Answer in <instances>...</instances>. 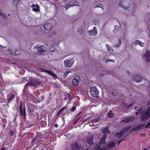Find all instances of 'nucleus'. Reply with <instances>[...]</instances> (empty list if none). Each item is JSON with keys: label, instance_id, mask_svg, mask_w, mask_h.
<instances>
[{"label": "nucleus", "instance_id": "obj_60", "mask_svg": "<svg viewBox=\"0 0 150 150\" xmlns=\"http://www.w3.org/2000/svg\"><path fill=\"white\" fill-rule=\"evenodd\" d=\"M121 24H124V25H125V24H126V23H124L123 22V23L121 22Z\"/></svg>", "mask_w": 150, "mask_h": 150}, {"label": "nucleus", "instance_id": "obj_27", "mask_svg": "<svg viewBox=\"0 0 150 150\" xmlns=\"http://www.w3.org/2000/svg\"><path fill=\"white\" fill-rule=\"evenodd\" d=\"M108 116L109 118H112L113 116V114L112 113V111L111 110H110L109 112L107 113Z\"/></svg>", "mask_w": 150, "mask_h": 150}, {"label": "nucleus", "instance_id": "obj_25", "mask_svg": "<svg viewBox=\"0 0 150 150\" xmlns=\"http://www.w3.org/2000/svg\"><path fill=\"white\" fill-rule=\"evenodd\" d=\"M14 51H12L11 54L13 55H18L20 54L19 51L17 50H14Z\"/></svg>", "mask_w": 150, "mask_h": 150}, {"label": "nucleus", "instance_id": "obj_22", "mask_svg": "<svg viewBox=\"0 0 150 150\" xmlns=\"http://www.w3.org/2000/svg\"><path fill=\"white\" fill-rule=\"evenodd\" d=\"M55 35V33L54 31H51L46 34V36L47 38L51 36H53Z\"/></svg>", "mask_w": 150, "mask_h": 150}, {"label": "nucleus", "instance_id": "obj_57", "mask_svg": "<svg viewBox=\"0 0 150 150\" xmlns=\"http://www.w3.org/2000/svg\"><path fill=\"white\" fill-rule=\"evenodd\" d=\"M136 13V12H135L134 13V12L132 13H133V15L135 16H136V15L135 14V13Z\"/></svg>", "mask_w": 150, "mask_h": 150}, {"label": "nucleus", "instance_id": "obj_62", "mask_svg": "<svg viewBox=\"0 0 150 150\" xmlns=\"http://www.w3.org/2000/svg\"><path fill=\"white\" fill-rule=\"evenodd\" d=\"M150 104V102L149 103H148L147 104V105H149Z\"/></svg>", "mask_w": 150, "mask_h": 150}, {"label": "nucleus", "instance_id": "obj_18", "mask_svg": "<svg viewBox=\"0 0 150 150\" xmlns=\"http://www.w3.org/2000/svg\"><path fill=\"white\" fill-rule=\"evenodd\" d=\"M134 101H132L131 103L128 104H126L123 102V103L126 108H128L129 107H132L134 104Z\"/></svg>", "mask_w": 150, "mask_h": 150}, {"label": "nucleus", "instance_id": "obj_52", "mask_svg": "<svg viewBox=\"0 0 150 150\" xmlns=\"http://www.w3.org/2000/svg\"><path fill=\"white\" fill-rule=\"evenodd\" d=\"M99 150H106V148L105 147H104L103 148L100 149Z\"/></svg>", "mask_w": 150, "mask_h": 150}, {"label": "nucleus", "instance_id": "obj_8", "mask_svg": "<svg viewBox=\"0 0 150 150\" xmlns=\"http://www.w3.org/2000/svg\"><path fill=\"white\" fill-rule=\"evenodd\" d=\"M73 64V60L72 59L70 60H65L64 61L65 66L68 67H70Z\"/></svg>", "mask_w": 150, "mask_h": 150}, {"label": "nucleus", "instance_id": "obj_51", "mask_svg": "<svg viewBox=\"0 0 150 150\" xmlns=\"http://www.w3.org/2000/svg\"><path fill=\"white\" fill-rule=\"evenodd\" d=\"M54 126L55 127H57L58 126V125L57 124H54Z\"/></svg>", "mask_w": 150, "mask_h": 150}, {"label": "nucleus", "instance_id": "obj_43", "mask_svg": "<svg viewBox=\"0 0 150 150\" xmlns=\"http://www.w3.org/2000/svg\"><path fill=\"white\" fill-rule=\"evenodd\" d=\"M76 110V108L75 106H73L71 109V111L72 112L75 111Z\"/></svg>", "mask_w": 150, "mask_h": 150}, {"label": "nucleus", "instance_id": "obj_56", "mask_svg": "<svg viewBox=\"0 0 150 150\" xmlns=\"http://www.w3.org/2000/svg\"><path fill=\"white\" fill-rule=\"evenodd\" d=\"M69 6H69L68 7H67V6L65 7V9L66 11H67V9L69 7Z\"/></svg>", "mask_w": 150, "mask_h": 150}, {"label": "nucleus", "instance_id": "obj_17", "mask_svg": "<svg viewBox=\"0 0 150 150\" xmlns=\"http://www.w3.org/2000/svg\"><path fill=\"white\" fill-rule=\"evenodd\" d=\"M106 138L105 136H102L100 139L99 143L100 144H105V139Z\"/></svg>", "mask_w": 150, "mask_h": 150}, {"label": "nucleus", "instance_id": "obj_3", "mask_svg": "<svg viewBox=\"0 0 150 150\" xmlns=\"http://www.w3.org/2000/svg\"><path fill=\"white\" fill-rule=\"evenodd\" d=\"M67 111V108L65 107L62 108L58 111L57 116L58 117H61L62 119L64 118V116L66 115V112Z\"/></svg>", "mask_w": 150, "mask_h": 150}, {"label": "nucleus", "instance_id": "obj_50", "mask_svg": "<svg viewBox=\"0 0 150 150\" xmlns=\"http://www.w3.org/2000/svg\"><path fill=\"white\" fill-rule=\"evenodd\" d=\"M105 46L107 49H108L110 47L107 44L105 45Z\"/></svg>", "mask_w": 150, "mask_h": 150}, {"label": "nucleus", "instance_id": "obj_9", "mask_svg": "<svg viewBox=\"0 0 150 150\" xmlns=\"http://www.w3.org/2000/svg\"><path fill=\"white\" fill-rule=\"evenodd\" d=\"M134 118L133 117H128L124 118L122 120L121 122L128 123L134 120Z\"/></svg>", "mask_w": 150, "mask_h": 150}, {"label": "nucleus", "instance_id": "obj_40", "mask_svg": "<svg viewBox=\"0 0 150 150\" xmlns=\"http://www.w3.org/2000/svg\"><path fill=\"white\" fill-rule=\"evenodd\" d=\"M100 145L99 144H96V146L95 149L97 150H99L100 149Z\"/></svg>", "mask_w": 150, "mask_h": 150}, {"label": "nucleus", "instance_id": "obj_15", "mask_svg": "<svg viewBox=\"0 0 150 150\" xmlns=\"http://www.w3.org/2000/svg\"><path fill=\"white\" fill-rule=\"evenodd\" d=\"M89 34L91 35H96L97 33L96 28L95 27H94L93 30L89 31Z\"/></svg>", "mask_w": 150, "mask_h": 150}, {"label": "nucleus", "instance_id": "obj_5", "mask_svg": "<svg viewBox=\"0 0 150 150\" xmlns=\"http://www.w3.org/2000/svg\"><path fill=\"white\" fill-rule=\"evenodd\" d=\"M19 110L20 115L24 117V118L25 119L26 115L25 109L24 107L23 108V103L21 101L20 103Z\"/></svg>", "mask_w": 150, "mask_h": 150}, {"label": "nucleus", "instance_id": "obj_48", "mask_svg": "<svg viewBox=\"0 0 150 150\" xmlns=\"http://www.w3.org/2000/svg\"><path fill=\"white\" fill-rule=\"evenodd\" d=\"M52 76H53L55 79H57V76L54 74L53 73V74H52Z\"/></svg>", "mask_w": 150, "mask_h": 150}, {"label": "nucleus", "instance_id": "obj_63", "mask_svg": "<svg viewBox=\"0 0 150 150\" xmlns=\"http://www.w3.org/2000/svg\"><path fill=\"white\" fill-rule=\"evenodd\" d=\"M147 150V149H146V148H145L143 150Z\"/></svg>", "mask_w": 150, "mask_h": 150}, {"label": "nucleus", "instance_id": "obj_59", "mask_svg": "<svg viewBox=\"0 0 150 150\" xmlns=\"http://www.w3.org/2000/svg\"><path fill=\"white\" fill-rule=\"evenodd\" d=\"M1 150H5V149L4 148H1Z\"/></svg>", "mask_w": 150, "mask_h": 150}, {"label": "nucleus", "instance_id": "obj_16", "mask_svg": "<svg viewBox=\"0 0 150 150\" xmlns=\"http://www.w3.org/2000/svg\"><path fill=\"white\" fill-rule=\"evenodd\" d=\"M102 132L103 134V136H105L106 137H107V134L110 133L108 127L103 128L102 129Z\"/></svg>", "mask_w": 150, "mask_h": 150}, {"label": "nucleus", "instance_id": "obj_7", "mask_svg": "<svg viewBox=\"0 0 150 150\" xmlns=\"http://www.w3.org/2000/svg\"><path fill=\"white\" fill-rule=\"evenodd\" d=\"M80 79V77L79 76H75L72 81L73 85L74 86L77 85L79 84Z\"/></svg>", "mask_w": 150, "mask_h": 150}, {"label": "nucleus", "instance_id": "obj_38", "mask_svg": "<svg viewBox=\"0 0 150 150\" xmlns=\"http://www.w3.org/2000/svg\"><path fill=\"white\" fill-rule=\"evenodd\" d=\"M43 71H44L45 72H46L47 73L49 74H50L51 75H52V74H53V73L51 72V71L47 70H44Z\"/></svg>", "mask_w": 150, "mask_h": 150}, {"label": "nucleus", "instance_id": "obj_61", "mask_svg": "<svg viewBox=\"0 0 150 150\" xmlns=\"http://www.w3.org/2000/svg\"><path fill=\"white\" fill-rule=\"evenodd\" d=\"M138 114H139V112H136V115H137Z\"/></svg>", "mask_w": 150, "mask_h": 150}, {"label": "nucleus", "instance_id": "obj_58", "mask_svg": "<svg viewBox=\"0 0 150 150\" xmlns=\"http://www.w3.org/2000/svg\"><path fill=\"white\" fill-rule=\"evenodd\" d=\"M146 149H147L149 148H150V146H148L146 147Z\"/></svg>", "mask_w": 150, "mask_h": 150}, {"label": "nucleus", "instance_id": "obj_12", "mask_svg": "<svg viewBox=\"0 0 150 150\" xmlns=\"http://www.w3.org/2000/svg\"><path fill=\"white\" fill-rule=\"evenodd\" d=\"M133 80L137 82H140L142 81V77L138 75H136L135 76H133Z\"/></svg>", "mask_w": 150, "mask_h": 150}, {"label": "nucleus", "instance_id": "obj_32", "mask_svg": "<svg viewBox=\"0 0 150 150\" xmlns=\"http://www.w3.org/2000/svg\"><path fill=\"white\" fill-rule=\"evenodd\" d=\"M96 7H100L101 8L102 10L104 9L103 6V4H98L97 5L96 7L95 6L94 8H96Z\"/></svg>", "mask_w": 150, "mask_h": 150}, {"label": "nucleus", "instance_id": "obj_64", "mask_svg": "<svg viewBox=\"0 0 150 150\" xmlns=\"http://www.w3.org/2000/svg\"><path fill=\"white\" fill-rule=\"evenodd\" d=\"M64 100H67V99L66 98H65Z\"/></svg>", "mask_w": 150, "mask_h": 150}, {"label": "nucleus", "instance_id": "obj_31", "mask_svg": "<svg viewBox=\"0 0 150 150\" xmlns=\"http://www.w3.org/2000/svg\"><path fill=\"white\" fill-rule=\"evenodd\" d=\"M130 127L129 126L127 127H126L125 128L123 129L122 131V132H127L128 130H129L130 129Z\"/></svg>", "mask_w": 150, "mask_h": 150}, {"label": "nucleus", "instance_id": "obj_29", "mask_svg": "<svg viewBox=\"0 0 150 150\" xmlns=\"http://www.w3.org/2000/svg\"><path fill=\"white\" fill-rule=\"evenodd\" d=\"M122 1H120V3H119L118 5L119 6L125 9H126L128 8V6H126V7H125V6H124L122 4Z\"/></svg>", "mask_w": 150, "mask_h": 150}, {"label": "nucleus", "instance_id": "obj_49", "mask_svg": "<svg viewBox=\"0 0 150 150\" xmlns=\"http://www.w3.org/2000/svg\"><path fill=\"white\" fill-rule=\"evenodd\" d=\"M19 0H13V1L14 3L15 4L17 3H17L18 2Z\"/></svg>", "mask_w": 150, "mask_h": 150}, {"label": "nucleus", "instance_id": "obj_41", "mask_svg": "<svg viewBox=\"0 0 150 150\" xmlns=\"http://www.w3.org/2000/svg\"><path fill=\"white\" fill-rule=\"evenodd\" d=\"M105 61L106 62H115V61L113 59H106Z\"/></svg>", "mask_w": 150, "mask_h": 150}, {"label": "nucleus", "instance_id": "obj_33", "mask_svg": "<svg viewBox=\"0 0 150 150\" xmlns=\"http://www.w3.org/2000/svg\"><path fill=\"white\" fill-rule=\"evenodd\" d=\"M14 97V95L13 94H12L8 99V101L9 102L11 101L13 99Z\"/></svg>", "mask_w": 150, "mask_h": 150}, {"label": "nucleus", "instance_id": "obj_39", "mask_svg": "<svg viewBox=\"0 0 150 150\" xmlns=\"http://www.w3.org/2000/svg\"><path fill=\"white\" fill-rule=\"evenodd\" d=\"M70 72H71L68 71H67L65 72L63 74L64 77H66L68 74Z\"/></svg>", "mask_w": 150, "mask_h": 150}, {"label": "nucleus", "instance_id": "obj_19", "mask_svg": "<svg viewBox=\"0 0 150 150\" xmlns=\"http://www.w3.org/2000/svg\"><path fill=\"white\" fill-rule=\"evenodd\" d=\"M115 145V143L114 142H111L107 144L106 147L108 148H110L114 147Z\"/></svg>", "mask_w": 150, "mask_h": 150}, {"label": "nucleus", "instance_id": "obj_13", "mask_svg": "<svg viewBox=\"0 0 150 150\" xmlns=\"http://www.w3.org/2000/svg\"><path fill=\"white\" fill-rule=\"evenodd\" d=\"M46 48L44 46H41L38 48V53L40 54H42L45 51Z\"/></svg>", "mask_w": 150, "mask_h": 150}, {"label": "nucleus", "instance_id": "obj_1", "mask_svg": "<svg viewBox=\"0 0 150 150\" xmlns=\"http://www.w3.org/2000/svg\"><path fill=\"white\" fill-rule=\"evenodd\" d=\"M41 81L39 79L35 78L31 79L30 81L26 83L25 87H27L29 86H37L41 84Z\"/></svg>", "mask_w": 150, "mask_h": 150}, {"label": "nucleus", "instance_id": "obj_53", "mask_svg": "<svg viewBox=\"0 0 150 150\" xmlns=\"http://www.w3.org/2000/svg\"><path fill=\"white\" fill-rule=\"evenodd\" d=\"M139 125L141 126V127H144L145 126V123H144L143 124H142L141 125Z\"/></svg>", "mask_w": 150, "mask_h": 150}, {"label": "nucleus", "instance_id": "obj_37", "mask_svg": "<svg viewBox=\"0 0 150 150\" xmlns=\"http://www.w3.org/2000/svg\"><path fill=\"white\" fill-rule=\"evenodd\" d=\"M15 132L14 130H13L12 129L11 130L10 132V136L11 137H12L13 136L14 134H15Z\"/></svg>", "mask_w": 150, "mask_h": 150}, {"label": "nucleus", "instance_id": "obj_54", "mask_svg": "<svg viewBox=\"0 0 150 150\" xmlns=\"http://www.w3.org/2000/svg\"><path fill=\"white\" fill-rule=\"evenodd\" d=\"M35 141V139L34 138L32 140V142H34Z\"/></svg>", "mask_w": 150, "mask_h": 150}, {"label": "nucleus", "instance_id": "obj_23", "mask_svg": "<svg viewBox=\"0 0 150 150\" xmlns=\"http://www.w3.org/2000/svg\"><path fill=\"white\" fill-rule=\"evenodd\" d=\"M34 106L32 104L30 105L28 107V110L30 112H33L34 110Z\"/></svg>", "mask_w": 150, "mask_h": 150}, {"label": "nucleus", "instance_id": "obj_34", "mask_svg": "<svg viewBox=\"0 0 150 150\" xmlns=\"http://www.w3.org/2000/svg\"><path fill=\"white\" fill-rule=\"evenodd\" d=\"M99 120V118L98 117H96V118L92 120L91 122H92V123H93L94 122H98Z\"/></svg>", "mask_w": 150, "mask_h": 150}, {"label": "nucleus", "instance_id": "obj_46", "mask_svg": "<svg viewBox=\"0 0 150 150\" xmlns=\"http://www.w3.org/2000/svg\"><path fill=\"white\" fill-rule=\"evenodd\" d=\"M108 50V51L110 52H112L113 51V49H111L110 47Z\"/></svg>", "mask_w": 150, "mask_h": 150}, {"label": "nucleus", "instance_id": "obj_45", "mask_svg": "<svg viewBox=\"0 0 150 150\" xmlns=\"http://www.w3.org/2000/svg\"><path fill=\"white\" fill-rule=\"evenodd\" d=\"M124 140V139H122L119 141L117 142V145H119L122 142V141H123Z\"/></svg>", "mask_w": 150, "mask_h": 150}, {"label": "nucleus", "instance_id": "obj_26", "mask_svg": "<svg viewBox=\"0 0 150 150\" xmlns=\"http://www.w3.org/2000/svg\"><path fill=\"white\" fill-rule=\"evenodd\" d=\"M81 112L79 113V114L75 117L74 119H75V120L76 121H77L81 117V116L80 115V114H81Z\"/></svg>", "mask_w": 150, "mask_h": 150}, {"label": "nucleus", "instance_id": "obj_55", "mask_svg": "<svg viewBox=\"0 0 150 150\" xmlns=\"http://www.w3.org/2000/svg\"><path fill=\"white\" fill-rule=\"evenodd\" d=\"M77 122V121H76L75 120V119H74V124H76Z\"/></svg>", "mask_w": 150, "mask_h": 150}, {"label": "nucleus", "instance_id": "obj_14", "mask_svg": "<svg viewBox=\"0 0 150 150\" xmlns=\"http://www.w3.org/2000/svg\"><path fill=\"white\" fill-rule=\"evenodd\" d=\"M71 148L72 150H79L80 146L76 142H74L71 146Z\"/></svg>", "mask_w": 150, "mask_h": 150}, {"label": "nucleus", "instance_id": "obj_11", "mask_svg": "<svg viewBox=\"0 0 150 150\" xmlns=\"http://www.w3.org/2000/svg\"><path fill=\"white\" fill-rule=\"evenodd\" d=\"M94 138L93 136L87 137L86 141L87 143L90 145H92L94 144Z\"/></svg>", "mask_w": 150, "mask_h": 150}, {"label": "nucleus", "instance_id": "obj_24", "mask_svg": "<svg viewBox=\"0 0 150 150\" xmlns=\"http://www.w3.org/2000/svg\"><path fill=\"white\" fill-rule=\"evenodd\" d=\"M32 7L33 8V10L35 12H38L39 8V7L38 5H33L32 6Z\"/></svg>", "mask_w": 150, "mask_h": 150}, {"label": "nucleus", "instance_id": "obj_6", "mask_svg": "<svg viewBox=\"0 0 150 150\" xmlns=\"http://www.w3.org/2000/svg\"><path fill=\"white\" fill-rule=\"evenodd\" d=\"M143 59L147 63L150 62V51L146 50V53L143 56Z\"/></svg>", "mask_w": 150, "mask_h": 150}, {"label": "nucleus", "instance_id": "obj_35", "mask_svg": "<svg viewBox=\"0 0 150 150\" xmlns=\"http://www.w3.org/2000/svg\"><path fill=\"white\" fill-rule=\"evenodd\" d=\"M137 110L139 111V114H141L144 112L143 111V109L142 108H139Z\"/></svg>", "mask_w": 150, "mask_h": 150}, {"label": "nucleus", "instance_id": "obj_36", "mask_svg": "<svg viewBox=\"0 0 150 150\" xmlns=\"http://www.w3.org/2000/svg\"><path fill=\"white\" fill-rule=\"evenodd\" d=\"M121 40L120 39L119 40V41H118V44H115V47H119L121 44Z\"/></svg>", "mask_w": 150, "mask_h": 150}, {"label": "nucleus", "instance_id": "obj_42", "mask_svg": "<svg viewBox=\"0 0 150 150\" xmlns=\"http://www.w3.org/2000/svg\"><path fill=\"white\" fill-rule=\"evenodd\" d=\"M145 128H150V122H148L145 126Z\"/></svg>", "mask_w": 150, "mask_h": 150}, {"label": "nucleus", "instance_id": "obj_44", "mask_svg": "<svg viewBox=\"0 0 150 150\" xmlns=\"http://www.w3.org/2000/svg\"><path fill=\"white\" fill-rule=\"evenodd\" d=\"M67 97L68 98L69 101L71 100L72 96L70 94H67Z\"/></svg>", "mask_w": 150, "mask_h": 150}, {"label": "nucleus", "instance_id": "obj_10", "mask_svg": "<svg viewBox=\"0 0 150 150\" xmlns=\"http://www.w3.org/2000/svg\"><path fill=\"white\" fill-rule=\"evenodd\" d=\"M52 27V25L50 23H47L45 24L44 26L41 27V29L42 30L43 28L45 29L46 30H50Z\"/></svg>", "mask_w": 150, "mask_h": 150}, {"label": "nucleus", "instance_id": "obj_20", "mask_svg": "<svg viewBox=\"0 0 150 150\" xmlns=\"http://www.w3.org/2000/svg\"><path fill=\"white\" fill-rule=\"evenodd\" d=\"M134 44L135 46H136L138 44L142 47H143L144 46V43L141 42L138 40H136L134 42Z\"/></svg>", "mask_w": 150, "mask_h": 150}, {"label": "nucleus", "instance_id": "obj_2", "mask_svg": "<svg viewBox=\"0 0 150 150\" xmlns=\"http://www.w3.org/2000/svg\"><path fill=\"white\" fill-rule=\"evenodd\" d=\"M140 117L142 121H145L150 117V110H147L145 112L141 114Z\"/></svg>", "mask_w": 150, "mask_h": 150}, {"label": "nucleus", "instance_id": "obj_28", "mask_svg": "<svg viewBox=\"0 0 150 150\" xmlns=\"http://www.w3.org/2000/svg\"><path fill=\"white\" fill-rule=\"evenodd\" d=\"M141 128V126L139 125L137 127H136L131 130V131H134L136 130H139Z\"/></svg>", "mask_w": 150, "mask_h": 150}, {"label": "nucleus", "instance_id": "obj_4", "mask_svg": "<svg viewBox=\"0 0 150 150\" xmlns=\"http://www.w3.org/2000/svg\"><path fill=\"white\" fill-rule=\"evenodd\" d=\"M91 96L93 97H98V92L96 86L91 87L90 90Z\"/></svg>", "mask_w": 150, "mask_h": 150}, {"label": "nucleus", "instance_id": "obj_21", "mask_svg": "<svg viewBox=\"0 0 150 150\" xmlns=\"http://www.w3.org/2000/svg\"><path fill=\"white\" fill-rule=\"evenodd\" d=\"M124 133V132L121 131L118 132L116 134L115 137L118 139H120Z\"/></svg>", "mask_w": 150, "mask_h": 150}, {"label": "nucleus", "instance_id": "obj_30", "mask_svg": "<svg viewBox=\"0 0 150 150\" xmlns=\"http://www.w3.org/2000/svg\"><path fill=\"white\" fill-rule=\"evenodd\" d=\"M78 33L80 34H82L83 33V28L82 26L78 28Z\"/></svg>", "mask_w": 150, "mask_h": 150}, {"label": "nucleus", "instance_id": "obj_47", "mask_svg": "<svg viewBox=\"0 0 150 150\" xmlns=\"http://www.w3.org/2000/svg\"><path fill=\"white\" fill-rule=\"evenodd\" d=\"M40 30H41V32L42 33H45V31L46 30L45 29H44L43 28L42 29V30L41 29V27H40Z\"/></svg>", "mask_w": 150, "mask_h": 150}]
</instances>
